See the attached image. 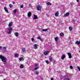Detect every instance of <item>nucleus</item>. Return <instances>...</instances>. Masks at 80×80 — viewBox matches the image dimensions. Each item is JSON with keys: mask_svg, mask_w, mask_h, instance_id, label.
Returning a JSON list of instances; mask_svg holds the SVG:
<instances>
[{"mask_svg": "<svg viewBox=\"0 0 80 80\" xmlns=\"http://www.w3.org/2000/svg\"><path fill=\"white\" fill-rule=\"evenodd\" d=\"M3 80H6L5 79H4Z\"/></svg>", "mask_w": 80, "mask_h": 80, "instance_id": "48", "label": "nucleus"}, {"mask_svg": "<svg viewBox=\"0 0 80 80\" xmlns=\"http://www.w3.org/2000/svg\"><path fill=\"white\" fill-rule=\"evenodd\" d=\"M8 30L9 32H8V34H11V33H12V31L13 30V28H8Z\"/></svg>", "mask_w": 80, "mask_h": 80, "instance_id": "2", "label": "nucleus"}, {"mask_svg": "<svg viewBox=\"0 0 80 80\" xmlns=\"http://www.w3.org/2000/svg\"><path fill=\"white\" fill-rule=\"evenodd\" d=\"M37 39H39L40 40L41 39V38H40V36L38 37L37 38Z\"/></svg>", "mask_w": 80, "mask_h": 80, "instance_id": "34", "label": "nucleus"}, {"mask_svg": "<svg viewBox=\"0 0 80 80\" xmlns=\"http://www.w3.org/2000/svg\"><path fill=\"white\" fill-rule=\"evenodd\" d=\"M77 67L78 70L79 71V72H80V67H79V66H77Z\"/></svg>", "mask_w": 80, "mask_h": 80, "instance_id": "30", "label": "nucleus"}, {"mask_svg": "<svg viewBox=\"0 0 80 80\" xmlns=\"http://www.w3.org/2000/svg\"><path fill=\"white\" fill-rule=\"evenodd\" d=\"M59 14V13L58 12H57L55 13V16L56 17H58V15Z\"/></svg>", "mask_w": 80, "mask_h": 80, "instance_id": "13", "label": "nucleus"}, {"mask_svg": "<svg viewBox=\"0 0 80 80\" xmlns=\"http://www.w3.org/2000/svg\"><path fill=\"white\" fill-rule=\"evenodd\" d=\"M14 73H15V72H14Z\"/></svg>", "mask_w": 80, "mask_h": 80, "instance_id": "50", "label": "nucleus"}, {"mask_svg": "<svg viewBox=\"0 0 80 80\" xmlns=\"http://www.w3.org/2000/svg\"><path fill=\"white\" fill-rule=\"evenodd\" d=\"M67 76L68 78H69V79L72 78V75L70 74H68L67 75Z\"/></svg>", "mask_w": 80, "mask_h": 80, "instance_id": "6", "label": "nucleus"}, {"mask_svg": "<svg viewBox=\"0 0 80 80\" xmlns=\"http://www.w3.org/2000/svg\"><path fill=\"white\" fill-rule=\"evenodd\" d=\"M70 68H71V69H73V67L72 66H70Z\"/></svg>", "mask_w": 80, "mask_h": 80, "instance_id": "36", "label": "nucleus"}, {"mask_svg": "<svg viewBox=\"0 0 80 80\" xmlns=\"http://www.w3.org/2000/svg\"><path fill=\"white\" fill-rule=\"evenodd\" d=\"M56 61H55V60H54V62H53V63H55V62H56Z\"/></svg>", "mask_w": 80, "mask_h": 80, "instance_id": "42", "label": "nucleus"}, {"mask_svg": "<svg viewBox=\"0 0 80 80\" xmlns=\"http://www.w3.org/2000/svg\"><path fill=\"white\" fill-rule=\"evenodd\" d=\"M38 67H37V68H35L34 69L33 71H34V70H37V69H38Z\"/></svg>", "mask_w": 80, "mask_h": 80, "instance_id": "29", "label": "nucleus"}, {"mask_svg": "<svg viewBox=\"0 0 80 80\" xmlns=\"http://www.w3.org/2000/svg\"><path fill=\"white\" fill-rule=\"evenodd\" d=\"M12 3H13V4H15V2H13Z\"/></svg>", "mask_w": 80, "mask_h": 80, "instance_id": "43", "label": "nucleus"}, {"mask_svg": "<svg viewBox=\"0 0 80 80\" xmlns=\"http://www.w3.org/2000/svg\"><path fill=\"white\" fill-rule=\"evenodd\" d=\"M35 73L36 75H38V71L36 72Z\"/></svg>", "mask_w": 80, "mask_h": 80, "instance_id": "35", "label": "nucleus"}, {"mask_svg": "<svg viewBox=\"0 0 80 80\" xmlns=\"http://www.w3.org/2000/svg\"><path fill=\"white\" fill-rule=\"evenodd\" d=\"M77 2H78V0H76Z\"/></svg>", "mask_w": 80, "mask_h": 80, "instance_id": "45", "label": "nucleus"}, {"mask_svg": "<svg viewBox=\"0 0 80 80\" xmlns=\"http://www.w3.org/2000/svg\"><path fill=\"white\" fill-rule=\"evenodd\" d=\"M37 18H38V17H37V16L35 15H34V19L36 20Z\"/></svg>", "mask_w": 80, "mask_h": 80, "instance_id": "19", "label": "nucleus"}, {"mask_svg": "<svg viewBox=\"0 0 80 80\" xmlns=\"http://www.w3.org/2000/svg\"><path fill=\"white\" fill-rule=\"evenodd\" d=\"M32 15V12H29L28 13V17H30Z\"/></svg>", "mask_w": 80, "mask_h": 80, "instance_id": "7", "label": "nucleus"}, {"mask_svg": "<svg viewBox=\"0 0 80 80\" xmlns=\"http://www.w3.org/2000/svg\"><path fill=\"white\" fill-rule=\"evenodd\" d=\"M54 39L56 42V44H57V43H58L57 42V41H58V38L57 37H56Z\"/></svg>", "mask_w": 80, "mask_h": 80, "instance_id": "9", "label": "nucleus"}, {"mask_svg": "<svg viewBox=\"0 0 80 80\" xmlns=\"http://www.w3.org/2000/svg\"><path fill=\"white\" fill-rule=\"evenodd\" d=\"M79 52H80V51H79Z\"/></svg>", "mask_w": 80, "mask_h": 80, "instance_id": "49", "label": "nucleus"}, {"mask_svg": "<svg viewBox=\"0 0 80 80\" xmlns=\"http://www.w3.org/2000/svg\"><path fill=\"white\" fill-rule=\"evenodd\" d=\"M65 55H62V57H61V59H62V60H63V59H64V58H65Z\"/></svg>", "mask_w": 80, "mask_h": 80, "instance_id": "16", "label": "nucleus"}, {"mask_svg": "<svg viewBox=\"0 0 80 80\" xmlns=\"http://www.w3.org/2000/svg\"><path fill=\"white\" fill-rule=\"evenodd\" d=\"M41 7H42L41 6L38 5L37 7V9L38 11H40V10H41Z\"/></svg>", "mask_w": 80, "mask_h": 80, "instance_id": "3", "label": "nucleus"}, {"mask_svg": "<svg viewBox=\"0 0 80 80\" xmlns=\"http://www.w3.org/2000/svg\"><path fill=\"white\" fill-rule=\"evenodd\" d=\"M23 5H22L21 6V8H23Z\"/></svg>", "mask_w": 80, "mask_h": 80, "instance_id": "39", "label": "nucleus"}, {"mask_svg": "<svg viewBox=\"0 0 80 80\" xmlns=\"http://www.w3.org/2000/svg\"><path fill=\"white\" fill-rule=\"evenodd\" d=\"M12 25H13V23L12 22H11L9 23L8 24V26L9 27H12Z\"/></svg>", "mask_w": 80, "mask_h": 80, "instance_id": "10", "label": "nucleus"}, {"mask_svg": "<svg viewBox=\"0 0 80 80\" xmlns=\"http://www.w3.org/2000/svg\"><path fill=\"white\" fill-rule=\"evenodd\" d=\"M20 68H23V64H21L20 66Z\"/></svg>", "mask_w": 80, "mask_h": 80, "instance_id": "26", "label": "nucleus"}, {"mask_svg": "<svg viewBox=\"0 0 80 80\" xmlns=\"http://www.w3.org/2000/svg\"><path fill=\"white\" fill-rule=\"evenodd\" d=\"M72 22H75V20L74 19H73L72 20Z\"/></svg>", "mask_w": 80, "mask_h": 80, "instance_id": "44", "label": "nucleus"}, {"mask_svg": "<svg viewBox=\"0 0 80 80\" xmlns=\"http://www.w3.org/2000/svg\"><path fill=\"white\" fill-rule=\"evenodd\" d=\"M29 7H30V8H32V5L29 4Z\"/></svg>", "mask_w": 80, "mask_h": 80, "instance_id": "38", "label": "nucleus"}, {"mask_svg": "<svg viewBox=\"0 0 80 80\" xmlns=\"http://www.w3.org/2000/svg\"><path fill=\"white\" fill-rule=\"evenodd\" d=\"M63 35H64V34L62 32L60 34V35L61 37H63Z\"/></svg>", "mask_w": 80, "mask_h": 80, "instance_id": "25", "label": "nucleus"}, {"mask_svg": "<svg viewBox=\"0 0 80 80\" xmlns=\"http://www.w3.org/2000/svg\"><path fill=\"white\" fill-rule=\"evenodd\" d=\"M31 40H32V42H33V41H34V38H31Z\"/></svg>", "mask_w": 80, "mask_h": 80, "instance_id": "32", "label": "nucleus"}, {"mask_svg": "<svg viewBox=\"0 0 80 80\" xmlns=\"http://www.w3.org/2000/svg\"><path fill=\"white\" fill-rule=\"evenodd\" d=\"M19 60L21 61V62H22V61H23L24 59L23 58H21L19 59Z\"/></svg>", "mask_w": 80, "mask_h": 80, "instance_id": "20", "label": "nucleus"}, {"mask_svg": "<svg viewBox=\"0 0 80 80\" xmlns=\"http://www.w3.org/2000/svg\"><path fill=\"white\" fill-rule=\"evenodd\" d=\"M78 5L79 6H80V4H79Z\"/></svg>", "mask_w": 80, "mask_h": 80, "instance_id": "47", "label": "nucleus"}, {"mask_svg": "<svg viewBox=\"0 0 80 80\" xmlns=\"http://www.w3.org/2000/svg\"><path fill=\"white\" fill-rule=\"evenodd\" d=\"M1 48H2V47L0 46V49H1Z\"/></svg>", "mask_w": 80, "mask_h": 80, "instance_id": "46", "label": "nucleus"}, {"mask_svg": "<svg viewBox=\"0 0 80 80\" xmlns=\"http://www.w3.org/2000/svg\"><path fill=\"white\" fill-rule=\"evenodd\" d=\"M46 4L47 5H52V3H50L49 2L46 3Z\"/></svg>", "mask_w": 80, "mask_h": 80, "instance_id": "21", "label": "nucleus"}, {"mask_svg": "<svg viewBox=\"0 0 80 80\" xmlns=\"http://www.w3.org/2000/svg\"><path fill=\"white\" fill-rule=\"evenodd\" d=\"M16 37H18V33L17 32H16L14 33Z\"/></svg>", "mask_w": 80, "mask_h": 80, "instance_id": "15", "label": "nucleus"}, {"mask_svg": "<svg viewBox=\"0 0 80 80\" xmlns=\"http://www.w3.org/2000/svg\"><path fill=\"white\" fill-rule=\"evenodd\" d=\"M3 50H4V52H5V50H6V47H3Z\"/></svg>", "mask_w": 80, "mask_h": 80, "instance_id": "28", "label": "nucleus"}, {"mask_svg": "<svg viewBox=\"0 0 80 80\" xmlns=\"http://www.w3.org/2000/svg\"><path fill=\"white\" fill-rule=\"evenodd\" d=\"M51 80H53V78H51Z\"/></svg>", "mask_w": 80, "mask_h": 80, "instance_id": "41", "label": "nucleus"}, {"mask_svg": "<svg viewBox=\"0 0 80 80\" xmlns=\"http://www.w3.org/2000/svg\"><path fill=\"white\" fill-rule=\"evenodd\" d=\"M38 66V64H36L35 65V66L36 67H37V66Z\"/></svg>", "mask_w": 80, "mask_h": 80, "instance_id": "40", "label": "nucleus"}, {"mask_svg": "<svg viewBox=\"0 0 80 80\" xmlns=\"http://www.w3.org/2000/svg\"><path fill=\"white\" fill-rule=\"evenodd\" d=\"M14 13V14H15V13H17V9H15L13 11Z\"/></svg>", "mask_w": 80, "mask_h": 80, "instance_id": "22", "label": "nucleus"}, {"mask_svg": "<svg viewBox=\"0 0 80 80\" xmlns=\"http://www.w3.org/2000/svg\"><path fill=\"white\" fill-rule=\"evenodd\" d=\"M40 41H41V42H43V39H40Z\"/></svg>", "mask_w": 80, "mask_h": 80, "instance_id": "37", "label": "nucleus"}, {"mask_svg": "<svg viewBox=\"0 0 80 80\" xmlns=\"http://www.w3.org/2000/svg\"><path fill=\"white\" fill-rule=\"evenodd\" d=\"M34 47L35 49H37L38 48V45L35 44L34 46Z\"/></svg>", "mask_w": 80, "mask_h": 80, "instance_id": "11", "label": "nucleus"}, {"mask_svg": "<svg viewBox=\"0 0 80 80\" xmlns=\"http://www.w3.org/2000/svg\"><path fill=\"white\" fill-rule=\"evenodd\" d=\"M48 52H48V51L45 52H44V54L45 55H47L48 54Z\"/></svg>", "mask_w": 80, "mask_h": 80, "instance_id": "18", "label": "nucleus"}, {"mask_svg": "<svg viewBox=\"0 0 80 80\" xmlns=\"http://www.w3.org/2000/svg\"><path fill=\"white\" fill-rule=\"evenodd\" d=\"M69 12H67L65 14L64 17H67V16H68L69 15Z\"/></svg>", "mask_w": 80, "mask_h": 80, "instance_id": "12", "label": "nucleus"}, {"mask_svg": "<svg viewBox=\"0 0 80 80\" xmlns=\"http://www.w3.org/2000/svg\"><path fill=\"white\" fill-rule=\"evenodd\" d=\"M9 7L10 8H12V7H13V6L12 5V4H10Z\"/></svg>", "mask_w": 80, "mask_h": 80, "instance_id": "31", "label": "nucleus"}, {"mask_svg": "<svg viewBox=\"0 0 80 80\" xmlns=\"http://www.w3.org/2000/svg\"><path fill=\"white\" fill-rule=\"evenodd\" d=\"M46 62L47 64H48L49 63V62H48V61H46Z\"/></svg>", "mask_w": 80, "mask_h": 80, "instance_id": "33", "label": "nucleus"}, {"mask_svg": "<svg viewBox=\"0 0 80 80\" xmlns=\"http://www.w3.org/2000/svg\"><path fill=\"white\" fill-rule=\"evenodd\" d=\"M69 29L70 31H72V28L71 27H69Z\"/></svg>", "mask_w": 80, "mask_h": 80, "instance_id": "24", "label": "nucleus"}, {"mask_svg": "<svg viewBox=\"0 0 80 80\" xmlns=\"http://www.w3.org/2000/svg\"><path fill=\"white\" fill-rule=\"evenodd\" d=\"M49 61L50 62H52V57H49Z\"/></svg>", "mask_w": 80, "mask_h": 80, "instance_id": "17", "label": "nucleus"}, {"mask_svg": "<svg viewBox=\"0 0 80 80\" xmlns=\"http://www.w3.org/2000/svg\"><path fill=\"white\" fill-rule=\"evenodd\" d=\"M76 44L79 45H80V41L78 42V41H77L76 42Z\"/></svg>", "mask_w": 80, "mask_h": 80, "instance_id": "14", "label": "nucleus"}, {"mask_svg": "<svg viewBox=\"0 0 80 80\" xmlns=\"http://www.w3.org/2000/svg\"><path fill=\"white\" fill-rule=\"evenodd\" d=\"M15 56V57H18V54H14Z\"/></svg>", "mask_w": 80, "mask_h": 80, "instance_id": "23", "label": "nucleus"}, {"mask_svg": "<svg viewBox=\"0 0 80 80\" xmlns=\"http://www.w3.org/2000/svg\"><path fill=\"white\" fill-rule=\"evenodd\" d=\"M22 53H24L26 52V50H25V48H23L22 50Z\"/></svg>", "mask_w": 80, "mask_h": 80, "instance_id": "5", "label": "nucleus"}, {"mask_svg": "<svg viewBox=\"0 0 80 80\" xmlns=\"http://www.w3.org/2000/svg\"><path fill=\"white\" fill-rule=\"evenodd\" d=\"M47 30H48L47 29H42V31H43V32H47Z\"/></svg>", "mask_w": 80, "mask_h": 80, "instance_id": "27", "label": "nucleus"}, {"mask_svg": "<svg viewBox=\"0 0 80 80\" xmlns=\"http://www.w3.org/2000/svg\"><path fill=\"white\" fill-rule=\"evenodd\" d=\"M4 9L5 12H7V13H9V12H8V9H7V7H4Z\"/></svg>", "mask_w": 80, "mask_h": 80, "instance_id": "4", "label": "nucleus"}, {"mask_svg": "<svg viewBox=\"0 0 80 80\" xmlns=\"http://www.w3.org/2000/svg\"><path fill=\"white\" fill-rule=\"evenodd\" d=\"M0 58L1 59L2 61L3 62V63H6V62H7V59H6V58H5L2 55H0Z\"/></svg>", "mask_w": 80, "mask_h": 80, "instance_id": "1", "label": "nucleus"}, {"mask_svg": "<svg viewBox=\"0 0 80 80\" xmlns=\"http://www.w3.org/2000/svg\"><path fill=\"white\" fill-rule=\"evenodd\" d=\"M68 54L69 56V58H71L72 56V54L68 52Z\"/></svg>", "mask_w": 80, "mask_h": 80, "instance_id": "8", "label": "nucleus"}]
</instances>
